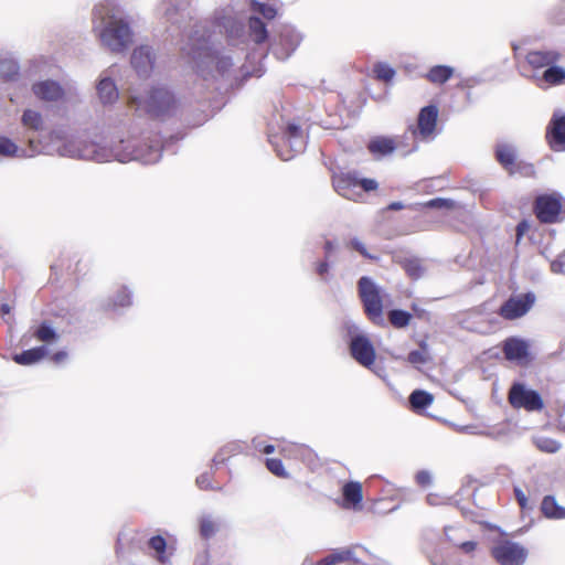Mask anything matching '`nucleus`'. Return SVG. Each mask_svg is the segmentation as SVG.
Wrapping results in <instances>:
<instances>
[{
  "label": "nucleus",
  "mask_w": 565,
  "mask_h": 565,
  "mask_svg": "<svg viewBox=\"0 0 565 565\" xmlns=\"http://www.w3.org/2000/svg\"><path fill=\"white\" fill-rule=\"evenodd\" d=\"M397 148L394 138L379 136L371 139L367 143V149L373 156L384 157L393 153Z\"/></svg>",
  "instance_id": "nucleus-25"
},
{
  "label": "nucleus",
  "mask_w": 565,
  "mask_h": 565,
  "mask_svg": "<svg viewBox=\"0 0 565 565\" xmlns=\"http://www.w3.org/2000/svg\"><path fill=\"white\" fill-rule=\"evenodd\" d=\"M508 402L514 409H524L529 413L541 412L544 408L541 394L522 382L512 383Z\"/></svg>",
  "instance_id": "nucleus-8"
},
{
  "label": "nucleus",
  "mask_w": 565,
  "mask_h": 565,
  "mask_svg": "<svg viewBox=\"0 0 565 565\" xmlns=\"http://www.w3.org/2000/svg\"><path fill=\"white\" fill-rule=\"evenodd\" d=\"M451 530H452V527H451V526H447V527H445V535H446L447 540H448L449 542H452L455 545H458V546H459V548H460L463 553H466V554H468V555H472V554L475 553L476 548H477V542H475V541H467V542H462V543H457V542H456V541L450 536V534H449V532H450Z\"/></svg>",
  "instance_id": "nucleus-44"
},
{
  "label": "nucleus",
  "mask_w": 565,
  "mask_h": 565,
  "mask_svg": "<svg viewBox=\"0 0 565 565\" xmlns=\"http://www.w3.org/2000/svg\"><path fill=\"white\" fill-rule=\"evenodd\" d=\"M192 46V60L198 73L204 78L216 76L230 78L234 71L233 58L209 46L210 38H188Z\"/></svg>",
  "instance_id": "nucleus-4"
},
{
  "label": "nucleus",
  "mask_w": 565,
  "mask_h": 565,
  "mask_svg": "<svg viewBox=\"0 0 565 565\" xmlns=\"http://www.w3.org/2000/svg\"><path fill=\"white\" fill-rule=\"evenodd\" d=\"M551 269L553 273H562L563 264L559 262H553L551 264Z\"/></svg>",
  "instance_id": "nucleus-63"
},
{
  "label": "nucleus",
  "mask_w": 565,
  "mask_h": 565,
  "mask_svg": "<svg viewBox=\"0 0 565 565\" xmlns=\"http://www.w3.org/2000/svg\"><path fill=\"white\" fill-rule=\"evenodd\" d=\"M267 469L277 477H287L288 473L285 470L284 463L280 459L270 458L266 460Z\"/></svg>",
  "instance_id": "nucleus-46"
},
{
  "label": "nucleus",
  "mask_w": 565,
  "mask_h": 565,
  "mask_svg": "<svg viewBox=\"0 0 565 565\" xmlns=\"http://www.w3.org/2000/svg\"><path fill=\"white\" fill-rule=\"evenodd\" d=\"M218 530L217 523L210 515H202L200 519V534L204 539H210Z\"/></svg>",
  "instance_id": "nucleus-40"
},
{
  "label": "nucleus",
  "mask_w": 565,
  "mask_h": 565,
  "mask_svg": "<svg viewBox=\"0 0 565 565\" xmlns=\"http://www.w3.org/2000/svg\"><path fill=\"white\" fill-rule=\"evenodd\" d=\"M358 288L365 313L371 320L380 319L383 313L380 288L370 277L366 276L359 279Z\"/></svg>",
  "instance_id": "nucleus-10"
},
{
  "label": "nucleus",
  "mask_w": 565,
  "mask_h": 565,
  "mask_svg": "<svg viewBox=\"0 0 565 565\" xmlns=\"http://www.w3.org/2000/svg\"><path fill=\"white\" fill-rule=\"evenodd\" d=\"M159 14L180 35H241L243 23L236 20L230 10L222 9L214 13L213 19L200 23L193 21L191 0H161Z\"/></svg>",
  "instance_id": "nucleus-2"
},
{
  "label": "nucleus",
  "mask_w": 565,
  "mask_h": 565,
  "mask_svg": "<svg viewBox=\"0 0 565 565\" xmlns=\"http://www.w3.org/2000/svg\"><path fill=\"white\" fill-rule=\"evenodd\" d=\"M153 58L151 49L147 45H141L134 50L131 65L140 77H146L152 70Z\"/></svg>",
  "instance_id": "nucleus-18"
},
{
  "label": "nucleus",
  "mask_w": 565,
  "mask_h": 565,
  "mask_svg": "<svg viewBox=\"0 0 565 565\" xmlns=\"http://www.w3.org/2000/svg\"><path fill=\"white\" fill-rule=\"evenodd\" d=\"M454 67L448 65H435L426 74V78L436 85H443L454 75Z\"/></svg>",
  "instance_id": "nucleus-31"
},
{
  "label": "nucleus",
  "mask_w": 565,
  "mask_h": 565,
  "mask_svg": "<svg viewBox=\"0 0 565 565\" xmlns=\"http://www.w3.org/2000/svg\"><path fill=\"white\" fill-rule=\"evenodd\" d=\"M26 140L28 148H20L8 137L0 136V156L32 158L35 154L45 153L96 162L136 160L145 164H152L160 160L161 152L168 145V142L163 143L159 136L142 140L136 137L122 138L120 136H115L109 140L98 136L93 139L70 138L63 128L53 129L50 141L36 142L33 136H28Z\"/></svg>",
  "instance_id": "nucleus-1"
},
{
  "label": "nucleus",
  "mask_w": 565,
  "mask_h": 565,
  "mask_svg": "<svg viewBox=\"0 0 565 565\" xmlns=\"http://www.w3.org/2000/svg\"><path fill=\"white\" fill-rule=\"evenodd\" d=\"M498 162L510 173L515 174L516 149L510 143H499L495 148Z\"/></svg>",
  "instance_id": "nucleus-23"
},
{
  "label": "nucleus",
  "mask_w": 565,
  "mask_h": 565,
  "mask_svg": "<svg viewBox=\"0 0 565 565\" xmlns=\"http://www.w3.org/2000/svg\"><path fill=\"white\" fill-rule=\"evenodd\" d=\"M416 481L423 487H427L431 483L433 478L429 471L422 470L416 473Z\"/></svg>",
  "instance_id": "nucleus-54"
},
{
  "label": "nucleus",
  "mask_w": 565,
  "mask_h": 565,
  "mask_svg": "<svg viewBox=\"0 0 565 565\" xmlns=\"http://www.w3.org/2000/svg\"><path fill=\"white\" fill-rule=\"evenodd\" d=\"M427 344L420 343V350H413L407 355V361L414 366H419L428 362Z\"/></svg>",
  "instance_id": "nucleus-41"
},
{
  "label": "nucleus",
  "mask_w": 565,
  "mask_h": 565,
  "mask_svg": "<svg viewBox=\"0 0 565 565\" xmlns=\"http://www.w3.org/2000/svg\"><path fill=\"white\" fill-rule=\"evenodd\" d=\"M333 188L341 196L351 201H361L363 199L362 192L358 186V177L352 173H340L333 175Z\"/></svg>",
  "instance_id": "nucleus-16"
},
{
  "label": "nucleus",
  "mask_w": 565,
  "mask_h": 565,
  "mask_svg": "<svg viewBox=\"0 0 565 565\" xmlns=\"http://www.w3.org/2000/svg\"><path fill=\"white\" fill-rule=\"evenodd\" d=\"M373 74H374L375 78H377L379 81H382L384 83H390L393 81L396 72L387 63L380 62L373 66Z\"/></svg>",
  "instance_id": "nucleus-39"
},
{
  "label": "nucleus",
  "mask_w": 565,
  "mask_h": 565,
  "mask_svg": "<svg viewBox=\"0 0 565 565\" xmlns=\"http://www.w3.org/2000/svg\"><path fill=\"white\" fill-rule=\"evenodd\" d=\"M22 124L28 130L41 134V137L39 139L33 137L36 140V142H39L40 140L50 141V135L52 134V131L47 135L42 134L43 119L40 113L32 109H26L22 115Z\"/></svg>",
  "instance_id": "nucleus-26"
},
{
  "label": "nucleus",
  "mask_w": 565,
  "mask_h": 565,
  "mask_svg": "<svg viewBox=\"0 0 565 565\" xmlns=\"http://www.w3.org/2000/svg\"><path fill=\"white\" fill-rule=\"evenodd\" d=\"M345 508H355L363 500L362 486L358 481L347 482L342 488Z\"/></svg>",
  "instance_id": "nucleus-27"
},
{
  "label": "nucleus",
  "mask_w": 565,
  "mask_h": 565,
  "mask_svg": "<svg viewBox=\"0 0 565 565\" xmlns=\"http://www.w3.org/2000/svg\"><path fill=\"white\" fill-rule=\"evenodd\" d=\"M149 546L159 554H163L167 547L166 540L160 536H153L149 541Z\"/></svg>",
  "instance_id": "nucleus-49"
},
{
  "label": "nucleus",
  "mask_w": 565,
  "mask_h": 565,
  "mask_svg": "<svg viewBox=\"0 0 565 565\" xmlns=\"http://www.w3.org/2000/svg\"><path fill=\"white\" fill-rule=\"evenodd\" d=\"M561 57L557 51H531L525 55L529 65L537 72L541 68H547L551 64H555Z\"/></svg>",
  "instance_id": "nucleus-20"
},
{
  "label": "nucleus",
  "mask_w": 565,
  "mask_h": 565,
  "mask_svg": "<svg viewBox=\"0 0 565 565\" xmlns=\"http://www.w3.org/2000/svg\"><path fill=\"white\" fill-rule=\"evenodd\" d=\"M20 66L14 57L7 55L0 57V79L4 82L15 81L19 76Z\"/></svg>",
  "instance_id": "nucleus-30"
},
{
  "label": "nucleus",
  "mask_w": 565,
  "mask_h": 565,
  "mask_svg": "<svg viewBox=\"0 0 565 565\" xmlns=\"http://www.w3.org/2000/svg\"><path fill=\"white\" fill-rule=\"evenodd\" d=\"M103 44L114 53L126 52L131 45V38H100Z\"/></svg>",
  "instance_id": "nucleus-35"
},
{
  "label": "nucleus",
  "mask_w": 565,
  "mask_h": 565,
  "mask_svg": "<svg viewBox=\"0 0 565 565\" xmlns=\"http://www.w3.org/2000/svg\"><path fill=\"white\" fill-rule=\"evenodd\" d=\"M328 270H329V264L327 262H321L320 264H318L317 273L321 277H324V275L328 273Z\"/></svg>",
  "instance_id": "nucleus-59"
},
{
  "label": "nucleus",
  "mask_w": 565,
  "mask_h": 565,
  "mask_svg": "<svg viewBox=\"0 0 565 565\" xmlns=\"http://www.w3.org/2000/svg\"><path fill=\"white\" fill-rule=\"evenodd\" d=\"M96 90L98 99L104 106L113 105L118 100V88L114 79L107 73L99 76Z\"/></svg>",
  "instance_id": "nucleus-19"
},
{
  "label": "nucleus",
  "mask_w": 565,
  "mask_h": 565,
  "mask_svg": "<svg viewBox=\"0 0 565 565\" xmlns=\"http://www.w3.org/2000/svg\"><path fill=\"white\" fill-rule=\"evenodd\" d=\"M420 207L425 209H436V210H443V211H455L460 207V204L451 199H445V198H435L429 201L423 202V203H416L414 205L415 210H418Z\"/></svg>",
  "instance_id": "nucleus-32"
},
{
  "label": "nucleus",
  "mask_w": 565,
  "mask_h": 565,
  "mask_svg": "<svg viewBox=\"0 0 565 565\" xmlns=\"http://www.w3.org/2000/svg\"><path fill=\"white\" fill-rule=\"evenodd\" d=\"M67 359V352L57 351L52 355V361L56 364L64 362Z\"/></svg>",
  "instance_id": "nucleus-58"
},
{
  "label": "nucleus",
  "mask_w": 565,
  "mask_h": 565,
  "mask_svg": "<svg viewBox=\"0 0 565 565\" xmlns=\"http://www.w3.org/2000/svg\"><path fill=\"white\" fill-rule=\"evenodd\" d=\"M351 356L363 367L371 369L375 362V349L367 335L356 337L349 342Z\"/></svg>",
  "instance_id": "nucleus-14"
},
{
  "label": "nucleus",
  "mask_w": 565,
  "mask_h": 565,
  "mask_svg": "<svg viewBox=\"0 0 565 565\" xmlns=\"http://www.w3.org/2000/svg\"><path fill=\"white\" fill-rule=\"evenodd\" d=\"M534 166L531 163L516 162L515 173H520L522 175L529 177L534 174Z\"/></svg>",
  "instance_id": "nucleus-53"
},
{
  "label": "nucleus",
  "mask_w": 565,
  "mask_h": 565,
  "mask_svg": "<svg viewBox=\"0 0 565 565\" xmlns=\"http://www.w3.org/2000/svg\"><path fill=\"white\" fill-rule=\"evenodd\" d=\"M546 137L550 147L554 151L564 150L565 147V114L561 110H555L548 122L546 129Z\"/></svg>",
  "instance_id": "nucleus-15"
},
{
  "label": "nucleus",
  "mask_w": 565,
  "mask_h": 565,
  "mask_svg": "<svg viewBox=\"0 0 565 565\" xmlns=\"http://www.w3.org/2000/svg\"><path fill=\"white\" fill-rule=\"evenodd\" d=\"M350 245H351V247L353 249L359 252L363 257L369 258V259H374L375 258L373 255L369 254V252L366 250L365 245L359 238H352L350 241Z\"/></svg>",
  "instance_id": "nucleus-51"
},
{
  "label": "nucleus",
  "mask_w": 565,
  "mask_h": 565,
  "mask_svg": "<svg viewBox=\"0 0 565 565\" xmlns=\"http://www.w3.org/2000/svg\"><path fill=\"white\" fill-rule=\"evenodd\" d=\"M402 209H404V204L399 201L392 202L387 205V210L390 211H399Z\"/></svg>",
  "instance_id": "nucleus-61"
},
{
  "label": "nucleus",
  "mask_w": 565,
  "mask_h": 565,
  "mask_svg": "<svg viewBox=\"0 0 565 565\" xmlns=\"http://www.w3.org/2000/svg\"><path fill=\"white\" fill-rule=\"evenodd\" d=\"M434 397L430 393L423 390H415L409 395V404L412 408L416 412L424 411L429 405H431Z\"/></svg>",
  "instance_id": "nucleus-34"
},
{
  "label": "nucleus",
  "mask_w": 565,
  "mask_h": 565,
  "mask_svg": "<svg viewBox=\"0 0 565 565\" xmlns=\"http://www.w3.org/2000/svg\"><path fill=\"white\" fill-rule=\"evenodd\" d=\"M405 269H406V273L412 277V278H419L423 273H424V269L422 267V265L419 264L418 260H409L406 263L405 265Z\"/></svg>",
  "instance_id": "nucleus-47"
},
{
  "label": "nucleus",
  "mask_w": 565,
  "mask_h": 565,
  "mask_svg": "<svg viewBox=\"0 0 565 565\" xmlns=\"http://www.w3.org/2000/svg\"><path fill=\"white\" fill-rule=\"evenodd\" d=\"M248 26L250 35H268L265 22L257 15L249 17Z\"/></svg>",
  "instance_id": "nucleus-43"
},
{
  "label": "nucleus",
  "mask_w": 565,
  "mask_h": 565,
  "mask_svg": "<svg viewBox=\"0 0 565 565\" xmlns=\"http://www.w3.org/2000/svg\"><path fill=\"white\" fill-rule=\"evenodd\" d=\"M533 444L536 446L539 450L546 454H555L562 447L559 441L545 436L533 437Z\"/></svg>",
  "instance_id": "nucleus-36"
},
{
  "label": "nucleus",
  "mask_w": 565,
  "mask_h": 565,
  "mask_svg": "<svg viewBox=\"0 0 565 565\" xmlns=\"http://www.w3.org/2000/svg\"><path fill=\"white\" fill-rule=\"evenodd\" d=\"M534 212L540 222L553 224L565 213V199L559 193L542 194L535 199Z\"/></svg>",
  "instance_id": "nucleus-9"
},
{
  "label": "nucleus",
  "mask_w": 565,
  "mask_h": 565,
  "mask_svg": "<svg viewBox=\"0 0 565 565\" xmlns=\"http://www.w3.org/2000/svg\"><path fill=\"white\" fill-rule=\"evenodd\" d=\"M10 311H11V307H10V305H8V303H2V305L0 306V315H1L2 317H3V316H6V315H9V313H10Z\"/></svg>",
  "instance_id": "nucleus-64"
},
{
  "label": "nucleus",
  "mask_w": 565,
  "mask_h": 565,
  "mask_svg": "<svg viewBox=\"0 0 565 565\" xmlns=\"http://www.w3.org/2000/svg\"><path fill=\"white\" fill-rule=\"evenodd\" d=\"M514 494L522 510L530 509L529 500L520 487H514Z\"/></svg>",
  "instance_id": "nucleus-52"
},
{
  "label": "nucleus",
  "mask_w": 565,
  "mask_h": 565,
  "mask_svg": "<svg viewBox=\"0 0 565 565\" xmlns=\"http://www.w3.org/2000/svg\"><path fill=\"white\" fill-rule=\"evenodd\" d=\"M536 296L532 291L511 295L499 308L498 313L505 320L512 321L524 317L534 306Z\"/></svg>",
  "instance_id": "nucleus-12"
},
{
  "label": "nucleus",
  "mask_w": 565,
  "mask_h": 565,
  "mask_svg": "<svg viewBox=\"0 0 565 565\" xmlns=\"http://www.w3.org/2000/svg\"><path fill=\"white\" fill-rule=\"evenodd\" d=\"M249 4L255 14H259L266 20H273L277 15V10L270 4L258 0H249Z\"/></svg>",
  "instance_id": "nucleus-38"
},
{
  "label": "nucleus",
  "mask_w": 565,
  "mask_h": 565,
  "mask_svg": "<svg viewBox=\"0 0 565 565\" xmlns=\"http://www.w3.org/2000/svg\"><path fill=\"white\" fill-rule=\"evenodd\" d=\"M32 335L44 343H52L58 339V334L50 321H42L36 326L32 331Z\"/></svg>",
  "instance_id": "nucleus-33"
},
{
  "label": "nucleus",
  "mask_w": 565,
  "mask_h": 565,
  "mask_svg": "<svg viewBox=\"0 0 565 565\" xmlns=\"http://www.w3.org/2000/svg\"><path fill=\"white\" fill-rule=\"evenodd\" d=\"M358 186L359 190L363 192H370L377 189L379 183L374 179H359L358 178Z\"/></svg>",
  "instance_id": "nucleus-48"
},
{
  "label": "nucleus",
  "mask_w": 565,
  "mask_h": 565,
  "mask_svg": "<svg viewBox=\"0 0 565 565\" xmlns=\"http://www.w3.org/2000/svg\"><path fill=\"white\" fill-rule=\"evenodd\" d=\"M427 503L430 505H437L439 503V498L437 494H428L427 495Z\"/></svg>",
  "instance_id": "nucleus-62"
},
{
  "label": "nucleus",
  "mask_w": 565,
  "mask_h": 565,
  "mask_svg": "<svg viewBox=\"0 0 565 565\" xmlns=\"http://www.w3.org/2000/svg\"><path fill=\"white\" fill-rule=\"evenodd\" d=\"M196 484L201 489H210L211 488L210 475L207 472L200 475L196 478Z\"/></svg>",
  "instance_id": "nucleus-55"
},
{
  "label": "nucleus",
  "mask_w": 565,
  "mask_h": 565,
  "mask_svg": "<svg viewBox=\"0 0 565 565\" xmlns=\"http://www.w3.org/2000/svg\"><path fill=\"white\" fill-rule=\"evenodd\" d=\"M96 35H135L145 24L138 13L126 12L117 7L96 6L93 10Z\"/></svg>",
  "instance_id": "nucleus-3"
},
{
  "label": "nucleus",
  "mask_w": 565,
  "mask_h": 565,
  "mask_svg": "<svg viewBox=\"0 0 565 565\" xmlns=\"http://www.w3.org/2000/svg\"><path fill=\"white\" fill-rule=\"evenodd\" d=\"M342 328L350 341H353L356 337H364L365 333L360 331L359 326L351 319H344L342 322Z\"/></svg>",
  "instance_id": "nucleus-45"
},
{
  "label": "nucleus",
  "mask_w": 565,
  "mask_h": 565,
  "mask_svg": "<svg viewBox=\"0 0 565 565\" xmlns=\"http://www.w3.org/2000/svg\"><path fill=\"white\" fill-rule=\"evenodd\" d=\"M355 548H338L333 550L327 556L321 558L317 565H335L338 563L351 562L353 564H359L360 559L355 556Z\"/></svg>",
  "instance_id": "nucleus-24"
},
{
  "label": "nucleus",
  "mask_w": 565,
  "mask_h": 565,
  "mask_svg": "<svg viewBox=\"0 0 565 565\" xmlns=\"http://www.w3.org/2000/svg\"><path fill=\"white\" fill-rule=\"evenodd\" d=\"M530 228V224L527 221L523 220L516 225V235L520 238L523 236Z\"/></svg>",
  "instance_id": "nucleus-57"
},
{
  "label": "nucleus",
  "mask_w": 565,
  "mask_h": 565,
  "mask_svg": "<svg viewBox=\"0 0 565 565\" xmlns=\"http://www.w3.org/2000/svg\"><path fill=\"white\" fill-rule=\"evenodd\" d=\"M131 292L126 287H122L118 290L116 297L113 302L109 305L113 309L125 308L131 305Z\"/></svg>",
  "instance_id": "nucleus-42"
},
{
  "label": "nucleus",
  "mask_w": 565,
  "mask_h": 565,
  "mask_svg": "<svg viewBox=\"0 0 565 565\" xmlns=\"http://www.w3.org/2000/svg\"><path fill=\"white\" fill-rule=\"evenodd\" d=\"M47 353V348L45 345H41L15 354L13 360L21 365H32L41 361Z\"/></svg>",
  "instance_id": "nucleus-28"
},
{
  "label": "nucleus",
  "mask_w": 565,
  "mask_h": 565,
  "mask_svg": "<svg viewBox=\"0 0 565 565\" xmlns=\"http://www.w3.org/2000/svg\"><path fill=\"white\" fill-rule=\"evenodd\" d=\"M541 511L547 519L563 520L565 519V508L561 507L555 497L545 495L541 503Z\"/></svg>",
  "instance_id": "nucleus-29"
},
{
  "label": "nucleus",
  "mask_w": 565,
  "mask_h": 565,
  "mask_svg": "<svg viewBox=\"0 0 565 565\" xmlns=\"http://www.w3.org/2000/svg\"><path fill=\"white\" fill-rule=\"evenodd\" d=\"M246 45H252L253 50L259 49V53L253 52L245 55L246 61L254 62L265 57L264 51L269 49L277 60L288 58L299 45V38H247Z\"/></svg>",
  "instance_id": "nucleus-7"
},
{
  "label": "nucleus",
  "mask_w": 565,
  "mask_h": 565,
  "mask_svg": "<svg viewBox=\"0 0 565 565\" xmlns=\"http://www.w3.org/2000/svg\"><path fill=\"white\" fill-rule=\"evenodd\" d=\"M280 129L282 131L281 138L270 132L268 136L269 142L274 146L277 156L281 160L288 161L303 151L306 139L301 127L295 122H286Z\"/></svg>",
  "instance_id": "nucleus-6"
},
{
  "label": "nucleus",
  "mask_w": 565,
  "mask_h": 565,
  "mask_svg": "<svg viewBox=\"0 0 565 565\" xmlns=\"http://www.w3.org/2000/svg\"><path fill=\"white\" fill-rule=\"evenodd\" d=\"M128 105L138 115H149L153 118L170 116L177 108L173 94L164 86L152 87L146 97L130 95Z\"/></svg>",
  "instance_id": "nucleus-5"
},
{
  "label": "nucleus",
  "mask_w": 565,
  "mask_h": 565,
  "mask_svg": "<svg viewBox=\"0 0 565 565\" xmlns=\"http://www.w3.org/2000/svg\"><path fill=\"white\" fill-rule=\"evenodd\" d=\"M34 95L43 100L55 102L62 98L64 90L61 85L52 79L35 83L32 86Z\"/></svg>",
  "instance_id": "nucleus-21"
},
{
  "label": "nucleus",
  "mask_w": 565,
  "mask_h": 565,
  "mask_svg": "<svg viewBox=\"0 0 565 565\" xmlns=\"http://www.w3.org/2000/svg\"><path fill=\"white\" fill-rule=\"evenodd\" d=\"M431 565H463V563L457 558L454 557H443L435 555L430 558Z\"/></svg>",
  "instance_id": "nucleus-50"
},
{
  "label": "nucleus",
  "mask_w": 565,
  "mask_h": 565,
  "mask_svg": "<svg viewBox=\"0 0 565 565\" xmlns=\"http://www.w3.org/2000/svg\"><path fill=\"white\" fill-rule=\"evenodd\" d=\"M491 556L499 565H524L527 550L520 543L501 540L491 547Z\"/></svg>",
  "instance_id": "nucleus-11"
},
{
  "label": "nucleus",
  "mask_w": 565,
  "mask_h": 565,
  "mask_svg": "<svg viewBox=\"0 0 565 565\" xmlns=\"http://www.w3.org/2000/svg\"><path fill=\"white\" fill-rule=\"evenodd\" d=\"M503 353L509 361H520L529 354V344L520 338H508L503 344Z\"/></svg>",
  "instance_id": "nucleus-22"
},
{
  "label": "nucleus",
  "mask_w": 565,
  "mask_h": 565,
  "mask_svg": "<svg viewBox=\"0 0 565 565\" xmlns=\"http://www.w3.org/2000/svg\"><path fill=\"white\" fill-rule=\"evenodd\" d=\"M194 565H211L207 558L206 554L199 555L195 561Z\"/></svg>",
  "instance_id": "nucleus-60"
},
{
  "label": "nucleus",
  "mask_w": 565,
  "mask_h": 565,
  "mask_svg": "<svg viewBox=\"0 0 565 565\" xmlns=\"http://www.w3.org/2000/svg\"><path fill=\"white\" fill-rule=\"evenodd\" d=\"M529 78H531L540 88L561 85L565 83V68L555 64H551L541 73L533 72Z\"/></svg>",
  "instance_id": "nucleus-17"
},
{
  "label": "nucleus",
  "mask_w": 565,
  "mask_h": 565,
  "mask_svg": "<svg viewBox=\"0 0 565 565\" xmlns=\"http://www.w3.org/2000/svg\"><path fill=\"white\" fill-rule=\"evenodd\" d=\"M241 73L243 77L255 75L257 77L262 76V72L259 68H249L247 65H243L241 67Z\"/></svg>",
  "instance_id": "nucleus-56"
},
{
  "label": "nucleus",
  "mask_w": 565,
  "mask_h": 565,
  "mask_svg": "<svg viewBox=\"0 0 565 565\" xmlns=\"http://www.w3.org/2000/svg\"><path fill=\"white\" fill-rule=\"evenodd\" d=\"M390 323L395 328H405L409 324L412 315L405 310L393 309L387 313Z\"/></svg>",
  "instance_id": "nucleus-37"
},
{
  "label": "nucleus",
  "mask_w": 565,
  "mask_h": 565,
  "mask_svg": "<svg viewBox=\"0 0 565 565\" xmlns=\"http://www.w3.org/2000/svg\"><path fill=\"white\" fill-rule=\"evenodd\" d=\"M439 110L436 105L423 107L417 117V127H411L412 136L422 140H433L437 127Z\"/></svg>",
  "instance_id": "nucleus-13"
}]
</instances>
